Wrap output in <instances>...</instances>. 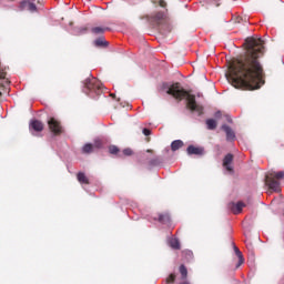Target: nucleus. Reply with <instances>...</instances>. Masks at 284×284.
I'll list each match as a JSON object with an SVG mask.
<instances>
[{
  "mask_svg": "<svg viewBox=\"0 0 284 284\" xmlns=\"http://www.w3.org/2000/svg\"><path fill=\"white\" fill-rule=\"evenodd\" d=\"M243 55L233 60L226 79L237 90H260L265 84L261 57L265 54V41L261 38H246Z\"/></svg>",
  "mask_w": 284,
  "mask_h": 284,
  "instance_id": "1",
  "label": "nucleus"
},
{
  "mask_svg": "<svg viewBox=\"0 0 284 284\" xmlns=\"http://www.w3.org/2000/svg\"><path fill=\"white\" fill-rule=\"evenodd\" d=\"M163 88H168L166 94L173 97L175 101H183L186 99V108L192 112H197L199 116L203 114V106L196 103V95L191 94L190 91L181 87V83L175 82L168 87V83L163 84Z\"/></svg>",
  "mask_w": 284,
  "mask_h": 284,
  "instance_id": "2",
  "label": "nucleus"
},
{
  "mask_svg": "<svg viewBox=\"0 0 284 284\" xmlns=\"http://www.w3.org/2000/svg\"><path fill=\"white\" fill-rule=\"evenodd\" d=\"M281 179H284V171L271 172L265 178V183L268 186V190L273 192H281Z\"/></svg>",
  "mask_w": 284,
  "mask_h": 284,
  "instance_id": "3",
  "label": "nucleus"
},
{
  "mask_svg": "<svg viewBox=\"0 0 284 284\" xmlns=\"http://www.w3.org/2000/svg\"><path fill=\"white\" fill-rule=\"evenodd\" d=\"M84 88L89 92H94V94L98 95L101 94V92H103V84H101V82H99L97 78L85 80Z\"/></svg>",
  "mask_w": 284,
  "mask_h": 284,
  "instance_id": "4",
  "label": "nucleus"
},
{
  "mask_svg": "<svg viewBox=\"0 0 284 284\" xmlns=\"http://www.w3.org/2000/svg\"><path fill=\"white\" fill-rule=\"evenodd\" d=\"M49 130L55 134L59 135L61 132H63V128L61 126V122L54 118H50L48 120Z\"/></svg>",
  "mask_w": 284,
  "mask_h": 284,
  "instance_id": "5",
  "label": "nucleus"
},
{
  "mask_svg": "<svg viewBox=\"0 0 284 284\" xmlns=\"http://www.w3.org/2000/svg\"><path fill=\"white\" fill-rule=\"evenodd\" d=\"M151 23H154L155 26H163L165 23V13L158 12L150 18Z\"/></svg>",
  "mask_w": 284,
  "mask_h": 284,
  "instance_id": "6",
  "label": "nucleus"
},
{
  "mask_svg": "<svg viewBox=\"0 0 284 284\" xmlns=\"http://www.w3.org/2000/svg\"><path fill=\"white\" fill-rule=\"evenodd\" d=\"M234 162V155L229 153L223 159V168L227 170V172H234V169L232 168V163Z\"/></svg>",
  "mask_w": 284,
  "mask_h": 284,
  "instance_id": "7",
  "label": "nucleus"
},
{
  "mask_svg": "<svg viewBox=\"0 0 284 284\" xmlns=\"http://www.w3.org/2000/svg\"><path fill=\"white\" fill-rule=\"evenodd\" d=\"M20 10H28L29 12H37V4L34 2H30L29 0H24L20 2Z\"/></svg>",
  "mask_w": 284,
  "mask_h": 284,
  "instance_id": "8",
  "label": "nucleus"
},
{
  "mask_svg": "<svg viewBox=\"0 0 284 284\" xmlns=\"http://www.w3.org/2000/svg\"><path fill=\"white\" fill-rule=\"evenodd\" d=\"M229 207H230V210L233 214H241V212H243V207H245V203H243V202H237V203L232 202V203L229 204Z\"/></svg>",
  "mask_w": 284,
  "mask_h": 284,
  "instance_id": "9",
  "label": "nucleus"
},
{
  "mask_svg": "<svg viewBox=\"0 0 284 284\" xmlns=\"http://www.w3.org/2000/svg\"><path fill=\"white\" fill-rule=\"evenodd\" d=\"M186 152L190 155L195 154L196 156H203L205 151L203 150V148H197V146H194V145H189L187 149H186Z\"/></svg>",
  "mask_w": 284,
  "mask_h": 284,
  "instance_id": "10",
  "label": "nucleus"
},
{
  "mask_svg": "<svg viewBox=\"0 0 284 284\" xmlns=\"http://www.w3.org/2000/svg\"><path fill=\"white\" fill-rule=\"evenodd\" d=\"M30 130L33 132H43V122L39 120H32L29 124Z\"/></svg>",
  "mask_w": 284,
  "mask_h": 284,
  "instance_id": "11",
  "label": "nucleus"
},
{
  "mask_svg": "<svg viewBox=\"0 0 284 284\" xmlns=\"http://www.w3.org/2000/svg\"><path fill=\"white\" fill-rule=\"evenodd\" d=\"M222 130L226 134V140L234 141L236 139V134H234V131L227 124L222 125Z\"/></svg>",
  "mask_w": 284,
  "mask_h": 284,
  "instance_id": "12",
  "label": "nucleus"
},
{
  "mask_svg": "<svg viewBox=\"0 0 284 284\" xmlns=\"http://www.w3.org/2000/svg\"><path fill=\"white\" fill-rule=\"evenodd\" d=\"M234 252L239 258V262L236 264V270H239V267H241V265L245 263V258L243 257V253L241 252V250H239L236 246H234Z\"/></svg>",
  "mask_w": 284,
  "mask_h": 284,
  "instance_id": "13",
  "label": "nucleus"
},
{
  "mask_svg": "<svg viewBox=\"0 0 284 284\" xmlns=\"http://www.w3.org/2000/svg\"><path fill=\"white\" fill-rule=\"evenodd\" d=\"M77 179H78L79 183H82L84 185H90V180L88 179V176H85V173L79 172L77 174Z\"/></svg>",
  "mask_w": 284,
  "mask_h": 284,
  "instance_id": "14",
  "label": "nucleus"
},
{
  "mask_svg": "<svg viewBox=\"0 0 284 284\" xmlns=\"http://www.w3.org/2000/svg\"><path fill=\"white\" fill-rule=\"evenodd\" d=\"M95 48H108V41H105V38L100 37L94 41Z\"/></svg>",
  "mask_w": 284,
  "mask_h": 284,
  "instance_id": "15",
  "label": "nucleus"
},
{
  "mask_svg": "<svg viewBox=\"0 0 284 284\" xmlns=\"http://www.w3.org/2000/svg\"><path fill=\"white\" fill-rule=\"evenodd\" d=\"M184 143L182 140H174L171 143V150L172 152H176V150H181V148H183Z\"/></svg>",
  "mask_w": 284,
  "mask_h": 284,
  "instance_id": "16",
  "label": "nucleus"
},
{
  "mask_svg": "<svg viewBox=\"0 0 284 284\" xmlns=\"http://www.w3.org/2000/svg\"><path fill=\"white\" fill-rule=\"evenodd\" d=\"M158 221H159V223H162L163 225H168L171 221L170 214H168V213L160 214Z\"/></svg>",
  "mask_w": 284,
  "mask_h": 284,
  "instance_id": "17",
  "label": "nucleus"
},
{
  "mask_svg": "<svg viewBox=\"0 0 284 284\" xmlns=\"http://www.w3.org/2000/svg\"><path fill=\"white\" fill-rule=\"evenodd\" d=\"M94 152V145L92 143H87L82 148V154H92Z\"/></svg>",
  "mask_w": 284,
  "mask_h": 284,
  "instance_id": "18",
  "label": "nucleus"
},
{
  "mask_svg": "<svg viewBox=\"0 0 284 284\" xmlns=\"http://www.w3.org/2000/svg\"><path fill=\"white\" fill-rule=\"evenodd\" d=\"M169 245L172 247V250H181V242H179V239H171L169 241Z\"/></svg>",
  "mask_w": 284,
  "mask_h": 284,
  "instance_id": "19",
  "label": "nucleus"
},
{
  "mask_svg": "<svg viewBox=\"0 0 284 284\" xmlns=\"http://www.w3.org/2000/svg\"><path fill=\"white\" fill-rule=\"evenodd\" d=\"M109 152H110V154H115V156H119V158L122 156L121 150L116 145L109 146Z\"/></svg>",
  "mask_w": 284,
  "mask_h": 284,
  "instance_id": "20",
  "label": "nucleus"
},
{
  "mask_svg": "<svg viewBox=\"0 0 284 284\" xmlns=\"http://www.w3.org/2000/svg\"><path fill=\"white\" fill-rule=\"evenodd\" d=\"M179 272L182 276V281H186L187 278V267H185V265H180Z\"/></svg>",
  "mask_w": 284,
  "mask_h": 284,
  "instance_id": "21",
  "label": "nucleus"
},
{
  "mask_svg": "<svg viewBox=\"0 0 284 284\" xmlns=\"http://www.w3.org/2000/svg\"><path fill=\"white\" fill-rule=\"evenodd\" d=\"M206 125H207V130H216V120L214 119H209L206 120Z\"/></svg>",
  "mask_w": 284,
  "mask_h": 284,
  "instance_id": "22",
  "label": "nucleus"
},
{
  "mask_svg": "<svg viewBox=\"0 0 284 284\" xmlns=\"http://www.w3.org/2000/svg\"><path fill=\"white\" fill-rule=\"evenodd\" d=\"M105 30H108V28L94 27V28L91 29V32L93 34H103V32H105Z\"/></svg>",
  "mask_w": 284,
  "mask_h": 284,
  "instance_id": "23",
  "label": "nucleus"
},
{
  "mask_svg": "<svg viewBox=\"0 0 284 284\" xmlns=\"http://www.w3.org/2000/svg\"><path fill=\"white\" fill-rule=\"evenodd\" d=\"M8 73L6 72V68H2L1 64H0V81L6 79V75ZM0 88H4L3 84H0ZM2 95L1 91H0V97Z\"/></svg>",
  "mask_w": 284,
  "mask_h": 284,
  "instance_id": "24",
  "label": "nucleus"
},
{
  "mask_svg": "<svg viewBox=\"0 0 284 284\" xmlns=\"http://www.w3.org/2000/svg\"><path fill=\"white\" fill-rule=\"evenodd\" d=\"M122 156L120 159H123V156H132V154H134V152L132 151V149H124L121 152Z\"/></svg>",
  "mask_w": 284,
  "mask_h": 284,
  "instance_id": "25",
  "label": "nucleus"
},
{
  "mask_svg": "<svg viewBox=\"0 0 284 284\" xmlns=\"http://www.w3.org/2000/svg\"><path fill=\"white\" fill-rule=\"evenodd\" d=\"M176 281V275L174 273L166 277V284L174 283Z\"/></svg>",
  "mask_w": 284,
  "mask_h": 284,
  "instance_id": "26",
  "label": "nucleus"
},
{
  "mask_svg": "<svg viewBox=\"0 0 284 284\" xmlns=\"http://www.w3.org/2000/svg\"><path fill=\"white\" fill-rule=\"evenodd\" d=\"M161 161L159 160V158H155L149 162L150 165H159Z\"/></svg>",
  "mask_w": 284,
  "mask_h": 284,
  "instance_id": "27",
  "label": "nucleus"
},
{
  "mask_svg": "<svg viewBox=\"0 0 284 284\" xmlns=\"http://www.w3.org/2000/svg\"><path fill=\"white\" fill-rule=\"evenodd\" d=\"M101 146H102L101 141H95L93 144V150H99V149H101Z\"/></svg>",
  "mask_w": 284,
  "mask_h": 284,
  "instance_id": "28",
  "label": "nucleus"
},
{
  "mask_svg": "<svg viewBox=\"0 0 284 284\" xmlns=\"http://www.w3.org/2000/svg\"><path fill=\"white\" fill-rule=\"evenodd\" d=\"M142 133L144 134V136H150V134H152V131L150 129H143Z\"/></svg>",
  "mask_w": 284,
  "mask_h": 284,
  "instance_id": "29",
  "label": "nucleus"
},
{
  "mask_svg": "<svg viewBox=\"0 0 284 284\" xmlns=\"http://www.w3.org/2000/svg\"><path fill=\"white\" fill-rule=\"evenodd\" d=\"M166 6H168V2H165V0H160L159 1V7L160 8H166Z\"/></svg>",
  "mask_w": 284,
  "mask_h": 284,
  "instance_id": "30",
  "label": "nucleus"
},
{
  "mask_svg": "<svg viewBox=\"0 0 284 284\" xmlns=\"http://www.w3.org/2000/svg\"><path fill=\"white\" fill-rule=\"evenodd\" d=\"M146 152H148L149 154H152V152H154V151H153L152 149H148Z\"/></svg>",
  "mask_w": 284,
  "mask_h": 284,
  "instance_id": "31",
  "label": "nucleus"
},
{
  "mask_svg": "<svg viewBox=\"0 0 284 284\" xmlns=\"http://www.w3.org/2000/svg\"><path fill=\"white\" fill-rule=\"evenodd\" d=\"M111 97L114 99L115 94H114V93H111Z\"/></svg>",
  "mask_w": 284,
  "mask_h": 284,
  "instance_id": "32",
  "label": "nucleus"
},
{
  "mask_svg": "<svg viewBox=\"0 0 284 284\" xmlns=\"http://www.w3.org/2000/svg\"><path fill=\"white\" fill-rule=\"evenodd\" d=\"M6 83H10V81L6 80Z\"/></svg>",
  "mask_w": 284,
  "mask_h": 284,
  "instance_id": "33",
  "label": "nucleus"
},
{
  "mask_svg": "<svg viewBox=\"0 0 284 284\" xmlns=\"http://www.w3.org/2000/svg\"><path fill=\"white\" fill-rule=\"evenodd\" d=\"M187 254H192V252H187Z\"/></svg>",
  "mask_w": 284,
  "mask_h": 284,
  "instance_id": "34",
  "label": "nucleus"
}]
</instances>
